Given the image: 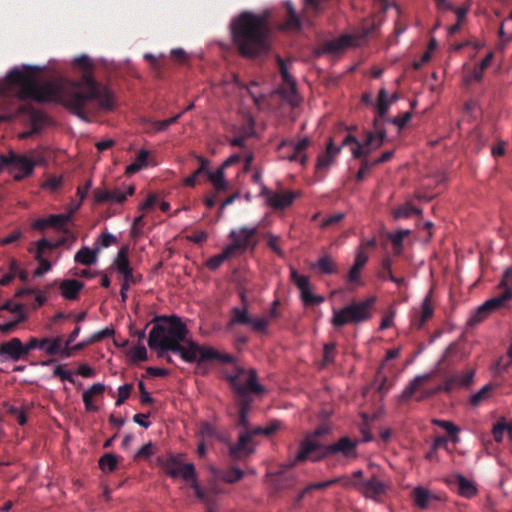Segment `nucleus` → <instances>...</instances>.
<instances>
[{"label": "nucleus", "instance_id": "obj_19", "mask_svg": "<svg viewBox=\"0 0 512 512\" xmlns=\"http://www.w3.org/2000/svg\"><path fill=\"white\" fill-rule=\"evenodd\" d=\"M353 43L351 35H342L336 39L327 40L318 48V54H339L345 51Z\"/></svg>", "mask_w": 512, "mask_h": 512}, {"label": "nucleus", "instance_id": "obj_64", "mask_svg": "<svg viewBox=\"0 0 512 512\" xmlns=\"http://www.w3.org/2000/svg\"><path fill=\"white\" fill-rule=\"evenodd\" d=\"M63 183L62 176H48L42 187L50 191H56Z\"/></svg>", "mask_w": 512, "mask_h": 512}, {"label": "nucleus", "instance_id": "obj_6", "mask_svg": "<svg viewBox=\"0 0 512 512\" xmlns=\"http://www.w3.org/2000/svg\"><path fill=\"white\" fill-rule=\"evenodd\" d=\"M376 296H369L363 301L352 302L340 310L333 309L331 324L340 328L348 324H359L369 321L373 316Z\"/></svg>", "mask_w": 512, "mask_h": 512}, {"label": "nucleus", "instance_id": "obj_7", "mask_svg": "<svg viewBox=\"0 0 512 512\" xmlns=\"http://www.w3.org/2000/svg\"><path fill=\"white\" fill-rule=\"evenodd\" d=\"M232 390L238 398L250 397V394H260L264 391L262 385L257 382V372L255 369L245 370L235 367L234 370L226 375Z\"/></svg>", "mask_w": 512, "mask_h": 512}, {"label": "nucleus", "instance_id": "obj_11", "mask_svg": "<svg viewBox=\"0 0 512 512\" xmlns=\"http://www.w3.org/2000/svg\"><path fill=\"white\" fill-rule=\"evenodd\" d=\"M257 232L258 229L256 227H242L239 231H231L229 237L232 241L226 247L227 250H229L232 256L237 253H243L247 249L253 251L257 246V241L254 239Z\"/></svg>", "mask_w": 512, "mask_h": 512}, {"label": "nucleus", "instance_id": "obj_4", "mask_svg": "<svg viewBox=\"0 0 512 512\" xmlns=\"http://www.w3.org/2000/svg\"><path fill=\"white\" fill-rule=\"evenodd\" d=\"M38 71L37 67L28 65L11 69L4 80H0V95H6L17 87V97L21 101L27 99L46 101L51 99L56 93V88L51 83L38 84L36 78Z\"/></svg>", "mask_w": 512, "mask_h": 512}, {"label": "nucleus", "instance_id": "obj_3", "mask_svg": "<svg viewBox=\"0 0 512 512\" xmlns=\"http://www.w3.org/2000/svg\"><path fill=\"white\" fill-rule=\"evenodd\" d=\"M232 43L240 56L254 59L267 55L272 47L271 29L267 18L245 11L230 23Z\"/></svg>", "mask_w": 512, "mask_h": 512}, {"label": "nucleus", "instance_id": "obj_55", "mask_svg": "<svg viewBox=\"0 0 512 512\" xmlns=\"http://www.w3.org/2000/svg\"><path fill=\"white\" fill-rule=\"evenodd\" d=\"M130 356L133 362L146 361L148 358L147 349L143 344H139L130 350Z\"/></svg>", "mask_w": 512, "mask_h": 512}, {"label": "nucleus", "instance_id": "obj_52", "mask_svg": "<svg viewBox=\"0 0 512 512\" xmlns=\"http://www.w3.org/2000/svg\"><path fill=\"white\" fill-rule=\"evenodd\" d=\"M373 125L376 130L375 132H373L376 136V140H375L374 144H375V147L379 148L385 142V140L387 138V134H386L385 129H383L380 126V119L378 117H375V119L373 121Z\"/></svg>", "mask_w": 512, "mask_h": 512}, {"label": "nucleus", "instance_id": "obj_22", "mask_svg": "<svg viewBox=\"0 0 512 512\" xmlns=\"http://www.w3.org/2000/svg\"><path fill=\"white\" fill-rule=\"evenodd\" d=\"M341 147H336L333 143L332 138H329V141L326 145V151L320 154L317 158L316 170L317 172L321 170H325L330 167L337 155L340 153Z\"/></svg>", "mask_w": 512, "mask_h": 512}, {"label": "nucleus", "instance_id": "obj_37", "mask_svg": "<svg viewBox=\"0 0 512 512\" xmlns=\"http://www.w3.org/2000/svg\"><path fill=\"white\" fill-rule=\"evenodd\" d=\"M224 170L221 166L214 172L208 170L207 178L213 184L216 191L221 192L225 191L228 187V184L225 180Z\"/></svg>", "mask_w": 512, "mask_h": 512}, {"label": "nucleus", "instance_id": "obj_8", "mask_svg": "<svg viewBox=\"0 0 512 512\" xmlns=\"http://www.w3.org/2000/svg\"><path fill=\"white\" fill-rule=\"evenodd\" d=\"M501 291L494 297L486 300L480 305L474 314L469 318L468 324L471 326L477 325L487 318L491 313L505 308L512 300V289H500Z\"/></svg>", "mask_w": 512, "mask_h": 512}, {"label": "nucleus", "instance_id": "obj_36", "mask_svg": "<svg viewBox=\"0 0 512 512\" xmlns=\"http://www.w3.org/2000/svg\"><path fill=\"white\" fill-rule=\"evenodd\" d=\"M149 157V152L147 150H140L135 158V160L129 164L126 169L125 173L127 175H132L140 171L142 168H144L147 165V160Z\"/></svg>", "mask_w": 512, "mask_h": 512}, {"label": "nucleus", "instance_id": "obj_58", "mask_svg": "<svg viewBox=\"0 0 512 512\" xmlns=\"http://www.w3.org/2000/svg\"><path fill=\"white\" fill-rule=\"evenodd\" d=\"M380 23H381V20L376 19V18L367 20L363 24V36L368 37V36L374 35L377 32V30L380 26Z\"/></svg>", "mask_w": 512, "mask_h": 512}, {"label": "nucleus", "instance_id": "obj_54", "mask_svg": "<svg viewBox=\"0 0 512 512\" xmlns=\"http://www.w3.org/2000/svg\"><path fill=\"white\" fill-rule=\"evenodd\" d=\"M336 355V344L335 343H327L324 345L323 349V366L332 364L335 360Z\"/></svg>", "mask_w": 512, "mask_h": 512}, {"label": "nucleus", "instance_id": "obj_5", "mask_svg": "<svg viewBox=\"0 0 512 512\" xmlns=\"http://www.w3.org/2000/svg\"><path fill=\"white\" fill-rule=\"evenodd\" d=\"M358 443V440H353L348 436L341 437L336 442L328 445L305 438L300 444L294 463L303 462L308 458L316 462L337 455L347 459L356 458Z\"/></svg>", "mask_w": 512, "mask_h": 512}, {"label": "nucleus", "instance_id": "obj_48", "mask_svg": "<svg viewBox=\"0 0 512 512\" xmlns=\"http://www.w3.org/2000/svg\"><path fill=\"white\" fill-rule=\"evenodd\" d=\"M413 214H421V210L411 204H405L398 207L394 212V218H408Z\"/></svg>", "mask_w": 512, "mask_h": 512}, {"label": "nucleus", "instance_id": "obj_59", "mask_svg": "<svg viewBox=\"0 0 512 512\" xmlns=\"http://www.w3.org/2000/svg\"><path fill=\"white\" fill-rule=\"evenodd\" d=\"M457 381H459V375L458 374L451 375L450 377H448L445 380V382L442 385L437 387L432 393H436V392H439L442 390L446 391V392H450L454 388L458 387Z\"/></svg>", "mask_w": 512, "mask_h": 512}, {"label": "nucleus", "instance_id": "obj_62", "mask_svg": "<svg viewBox=\"0 0 512 512\" xmlns=\"http://www.w3.org/2000/svg\"><path fill=\"white\" fill-rule=\"evenodd\" d=\"M53 376L58 377L61 381H68L74 383L72 372L65 370L64 365H58L53 370Z\"/></svg>", "mask_w": 512, "mask_h": 512}, {"label": "nucleus", "instance_id": "obj_20", "mask_svg": "<svg viewBox=\"0 0 512 512\" xmlns=\"http://www.w3.org/2000/svg\"><path fill=\"white\" fill-rule=\"evenodd\" d=\"M286 16L284 21L279 25L278 29L284 32H297L301 29V19L296 13L291 2L285 3Z\"/></svg>", "mask_w": 512, "mask_h": 512}, {"label": "nucleus", "instance_id": "obj_40", "mask_svg": "<svg viewBox=\"0 0 512 512\" xmlns=\"http://www.w3.org/2000/svg\"><path fill=\"white\" fill-rule=\"evenodd\" d=\"M391 102L389 101V95L386 89L382 88L378 93L377 99V117L380 119H384L385 115L389 109Z\"/></svg>", "mask_w": 512, "mask_h": 512}, {"label": "nucleus", "instance_id": "obj_21", "mask_svg": "<svg viewBox=\"0 0 512 512\" xmlns=\"http://www.w3.org/2000/svg\"><path fill=\"white\" fill-rule=\"evenodd\" d=\"M447 483L450 485L456 483L457 492L462 497L470 499L477 494L475 484L461 474H455L451 479L447 480Z\"/></svg>", "mask_w": 512, "mask_h": 512}, {"label": "nucleus", "instance_id": "obj_29", "mask_svg": "<svg viewBox=\"0 0 512 512\" xmlns=\"http://www.w3.org/2000/svg\"><path fill=\"white\" fill-rule=\"evenodd\" d=\"M412 495L415 505L421 509H426L431 500L441 499L440 497H437L435 494H432L429 490L421 486L414 488Z\"/></svg>", "mask_w": 512, "mask_h": 512}, {"label": "nucleus", "instance_id": "obj_10", "mask_svg": "<svg viewBox=\"0 0 512 512\" xmlns=\"http://www.w3.org/2000/svg\"><path fill=\"white\" fill-rule=\"evenodd\" d=\"M15 117H24L26 122L31 126V131L21 135L23 138L39 133L50 123V118L43 112L35 109L30 103L20 104L16 109Z\"/></svg>", "mask_w": 512, "mask_h": 512}, {"label": "nucleus", "instance_id": "obj_38", "mask_svg": "<svg viewBox=\"0 0 512 512\" xmlns=\"http://www.w3.org/2000/svg\"><path fill=\"white\" fill-rule=\"evenodd\" d=\"M114 265L120 274L128 271L131 268L130 261L128 258V247L122 246L114 260Z\"/></svg>", "mask_w": 512, "mask_h": 512}, {"label": "nucleus", "instance_id": "obj_44", "mask_svg": "<svg viewBox=\"0 0 512 512\" xmlns=\"http://www.w3.org/2000/svg\"><path fill=\"white\" fill-rule=\"evenodd\" d=\"M244 474L245 473L243 470L236 467H232L230 469L222 471L220 477L226 483L233 484L241 480L244 477Z\"/></svg>", "mask_w": 512, "mask_h": 512}, {"label": "nucleus", "instance_id": "obj_50", "mask_svg": "<svg viewBox=\"0 0 512 512\" xmlns=\"http://www.w3.org/2000/svg\"><path fill=\"white\" fill-rule=\"evenodd\" d=\"M492 391V385L487 384L482 387L477 393L473 394L470 398V403L472 406H478L483 400L490 397Z\"/></svg>", "mask_w": 512, "mask_h": 512}, {"label": "nucleus", "instance_id": "obj_23", "mask_svg": "<svg viewBox=\"0 0 512 512\" xmlns=\"http://www.w3.org/2000/svg\"><path fill=\"white\" fill-rule=\"evenodd\" d=\"M183 480L191 486L194 490L195 496L197 499L202 501L204 504H209V502L213 501L210 497L207 496L205 491L201 488L197 481L196 470L194 466H188L186 471L183 474Z\"/></svg>", "mask_w": 512, "mask_h": 512}, {"label": "nucleus", "instance_id": "obj_15", "mask_svg": "<svg viewBox=\"0 0 512 512\" xmlns=\"http://www.w3.org/2000/svg\"><path fill=\"white\" fill-rule=\"evenodd\" d=\"M254 434L252 430H245L239 434L237 443L230 445L229 456L232 460H242L252 454L254 449L250 446V442Z\"/></svg>", "mask_w": 512, "mask_h": 512}, {"label": "nucleus", "instance_id": "obj_53", "mask_svg": "<svg viewBox=\"0 0 512 512\" xmlns=\"http://www.w3.org/2000/svg\"><path fill=\"white\" fill-rule=\"evenodd\" d=\"M268 247L279 257H284V251L280 248V237L271 233L266 234Z\"/></svg>", "mask_w": 512, "mask_h": 512}, {"label": "nucleus", "instance_id": "obj_17", "mask_svg": "<svg viewBox=\"0 0 512 512\" xmlns=\"http://www.w3.org/2000/svg\"><path fill=\"white\" fill-rule=\"evenodd\" d=\"M157 463L160 468L170 477L183 479V474L188 466H194L192 463L183 464L177 456L170 455L167 458L158 457Z\"/></svg>", "mask_w": 512, "mask_h": 512}, {"label": "nucleus", "instance_id": "obj_12", "mask_svg": "<svg viewBox=\"0 0 512 512\" xmlns=\"http://www.w3.org/2000/svg\"><path fill=\"white\" fill-rule=\"evenodd\" d=\"M310 143L311 142L308 137H305L298 142H294L293 140H283L278 146V151L282 159H286L290 162L297 161L302 166H305L308 161L305 150Z\"/></svg>", "mask_w": 512, "mask_h": 512}, {"label": "nucleus", "instance_id": "obj_39", "mask_svg": "<svg viewBox=\"0 0 512 512\" xmlns=\"http://www.w3.org/2000/svg\"><path fill=\"white\" fill-rule=\"evenodd\" d=\"M60 341H62L61 336L44 337L41 341L42 345L40 350L44 351L48 355H57V352L60 350Z\"/></svg>", "mask_w": 512, "mask_h": 512}, {"label": "nucleus", "instance_id": "obj_61", "mask_svg": "<svg viewBox=\"0 0 512 512\" xmlns=\"http://www.w3.org/2000/svg\"><path fill=\"white\" fill-rule=\"evenodd\" d=\"M182 116V113H179L171 118L165 119V120H157L153 122V127L157 131H165L170 125L176 123L179 118Z\"/></svg>", "mask_w": 512, "mask_h": 512}, {"label": "nucleus", "instance_id": "obj_25", "mask_svg": "<svg viewBox=\"0 0 512 512\" xmlns=\"http://www.w3.org/2000/svg\"><path fill=\"white\" fill-rule=\"evenodd\" d=\"M84 284L75 279H66L60 283L61 295L68 300H76L79 297L80 291L83 289Z\"/></svg>", "mask_w": 512, "mask_h": 512}, {"label": "nucleus", "instance_id": "obj_56", "mask_svg": "<svg viewBox=\"0 0 512 512\" xmlns=\"http://www.w3.org/2000/svg\"><path fill=\"white\" fill-rule=\"evenodd\" d=\"M133 390V384L127 383L118 388V397L115 402L116 406H121L130 396Z\"/></svg>", "mask_w": 512, "mask_h": 512}, {"label": "nucleus", "instance_id": "obj_28", "mask_svg": "<svg viewBox=\"0 0 512 512\" xmlns=\"http://www.w3.org/2000/svg\"><path fill=\"white\" fill-rule=\"evenodd\" d=\"M100 247L90 249L87 246H83L74 256V261L78 264L90 266L97 261Z\"/></svg>", "mask_w": 512, "mask_h": 512}, {"label": "nucleus", "instance_id": "obj_35", "mask_svg": "<svg viewBox=\"0 0 512 512\" xmlns=\"http://www.w3.org/2000/svg\"><path fill=\"white\" fill-rule=\"evenodd\" d=\"M432 374H424L415 377L410 384L403 390L402 399L407 400L413 396V394L430 378Z\"/></svg>", "mask_w": 512, "mask_h": 512}, {"label": "nucleus", "instance_id": "obj_51", "mask_svg": "<svg viewBox=\"0 0 512 512\" xmlns=\"http://www.w3.org/2000/svg\"><path fill=\"white\" fill-rule=\"evenodd\" d=\"M433 423L443 429L451 436L453 441H458V433L460 429L450 421L434 420Z\"/></svg>", "mask_w": 512, "mask_h": 512}, {"label": "nucleus", "instance_id": "obj_9", "mask_svg": "<svg viewBox=\"0 0 512 512\" xmlns=\"http://www.w3.org/2000/svg\"><path fill=\"white\" fill-rule=\"evenodd\" d=\"M4 166L17 170L13 177L16 181H21L33 173L36 163L26 155L10 151L8 155H0V171Z\"/></svg>", "mask_w": 512, "mask_h": 512}, {"label": "nucleus", "instance_id": "obj_26", "mask_svg": "<svg viewBox=\"0 0 512 512\" xmlns=\"http://www.w3.org/2000/svg\"><path fill=\"white\" fill-rule=\"evenodd\" d=\"M433 313L434 309L432 306L431 296L428 294L422 302L420 313L416 315L412 320L413 326L417 329H421L423 325L433 316Z\"/></svg>", "mask_w": 512, "mask_h": 512}, {"label": "nucleus", "instance_id": "obj_49", "mask_svg": "<svg viewBox=\"0 0 512 512\" xmlns=\"http://www.w3.org/2000/svg\"><path fill=\"white\" fill-rule=\"evenodd\" d=\"M408 233H409L408 230H400L397 233L391 234L389 236V238L393 244V250H394L395 255L401 254L403 240H404L405 236L408 235Z\"/></svg>", "mask_w": 512, "mask_h": 512}, {"label": "nucleus", "instance_id": "obj_2", "mask_svg": "<svg viewBox=\"0 0 512 512\" xmlns=\"http://www.w3.org/2000/svg\"><path fill=\"white\" fill-rule=\"evenodd\" d=\"M148 336V346L156 351L159 358L165 357L167 351L177 353L182 360L188 363H197L201 374H206L205 365L212 362L231 363L233 357L223 354L208 346H201L187 339L189 333L185 323L178 316L159 317ZM166 361L172 363V358L166 356Z\"/></svg>", "mask_w": 512, "mask_h": 512}, {"label": "nucleus", "instance_id": "obj_46", "mask_svg": "<svg viewBox=\"0 0 512 512\" xmlns=\"http://www.w3.org/2000/svg\"><path fill=\"white\" fill-rule=\"evenodd\" d=\"M280 426H281V422L280 421L273 420V421L269 422L264 427L258 426V427L254 428V429H251V430H252L254 436H256V435L271 436L276 431H278L280 429Z\"/></svg>", "mask_w": 512, "mask_h": 512}, {"label": "nucleus", "instance_id": "obj_27", "mask_svg": "<svg viewBox=\"0 0 512 512\" xmlns=\"http://www.w3.org/2000/svg\"><path fill=\"white\" fill-rule=\"evenodd\" d=\"M105 391V386L101 383L93 384L89 389L83 392L82 400L85 406L86 411L88 412H96L98 411V406H96L92 399L94 396L101 395Z\"/></svg>", "mask_w": 512, "mask_h": 512}, {"label": "nucleus", "instance_id": "obj_47", "mask_svg": "<svg viewBox=\"0 0 512 512\" xmlns=\"http://www.w3.org/2000/svg\"><path fill=\"white\" fill-rule=\"evenodd\" d=\"M392 259L390 256H385L381 260V268L377 273L378 278L381 280H390L392 273Z\"/></svg>", "mask_w": 512, "mask_h": 512}, {"label": "nucleus", "instance_id": "obj_1", "mask_svg": "<svg viewBox=\"0 0 512 512\" xmlns=\"http://www.w3.org/2000/svg\"><path fill=\"white\" fill-rule=\"evenodd\" d=\"M74 64L83 70L80 79L70 81L63 91L53 83L56 93L45 102L60 96L62 104L68 111L85 122H92L98 115L113 111L116 108L115 93L109 86L96 80L89 57L78 56L74 59ZM37 83L39 84L38 81ZM46 83H40V85Z\"/></svg>", "mask_w": 512, "mask_h": 512}, {"label": "nucleus", "instance_id": "obj_13", "mask_svg": "<svg viewBox=\"0 0 512 512\" xmlns=\"http://www.w3.org/2000/svg\"><path fill=\"white\" fill-rule=\"evenodd\" d=\"M344 487L356 488L366 498L373 500H378L386 493L387 489L386 484L376 476H372L370 479L361 482L351 480L348 476H346L344 480Z\"/></svg>", "mask_w": 512, "mask_h": 512}, {"label": "nucleus", "instance_id": "obj_63", "mask_svg": "<svg viewBox=\"0 0 512 512\" xmlns=\"http://www.w3.org/2000/svg\"><path fill=\"white\" fill-rule=\"evenodd\" d=\"M507 25H512V11L510 12L507 19H505L499 28V37L504 42L512 41V31L506 32L504 27Z\"/></svg>", "mask_w": 512, "mask_h": 512}, {"label": "nucleus", "instance_id": "obj_42", "mask_svg": "<svg viewBox=\"0 0 512 512\" xmlns=\"http://www.w3.org/2000/svg\"><path fill=\"white\" fill-rule=\"evenodd\" d=\"M276 61L278 64L279 72L281 74V78L285 84H287L292 91L296 90V81L291 76V74L288 71L286 62L281 58V56L276 57Z\"/></svg>", "mask_w": 512, "mask_h": 512}, {"label": "nucleus", "instance_id": "obj_33", "mask_svg": "<svg viewBox=\"0 0 512 512\" xmlns=\"http://www.w3.org/2000/svg\"><path fill=\"white\" fill-rule=\"evenodd\" d=\"M505 432L508 433L509 439L512 441V422L507 423L505 418H501L492 428L494 440L497 443H501Z\"/></svg>", "mask_w": 512, "mask_h": 512}, {"label": "nucleus", "instance_id": "obj_32", "mask_svg": "<svg viewBox=\"0 0 512 512\" xmlns=\"http://www.w3.org/2000/svg\"><path fill=\"white\" fill-rule=\"evenodd\" d=\"M252 403L251 397H242L238 398L237 404L239 406V415L237 419V425L246 429H248V413L250 411V406Z\"/></svg>", "mask_w": 512, "mask_h": 512}, {"label": "nucleus", "instance_id": "obj_45", "mask_svg": "<svg viewBox=\"0 0 512 512\" xmlns=\"http://www.w3.org/2000/svg\"><path fill=\"white\" fill-rule=\"evenodd\" d=\"M99 467L102 471L112 472L116 469L118 460L112 453H106L99 459Z\"/></svg>", "mask_w": 512, "mask_h": 512}, {"label": "nucleus", "instance_id": "obj_14", "mask_svg": "<svg viewBox=\"0 0 512 512\" xmlns=\"http://www.w3.org/2000/svg\"><path fill=\"white\" fill-rule=\"evenodd\" d=\"M291 280L300 290V297L305 306L317 305L325 301L323 296L312 293L309 277L300 275L294 268H291Z\"/></svg>", "mask_w": 512, "mask_h": 512}, {"label": "nucleus", "instance_id": "obj_57", "mask_svg": "<svg viewBox=\"0 0 512 512\" xmlns=\"http://www.w3.org/2000/svg\"><path fill=\"white\" fill-rule=\"evenodd\" d=\"M117 242V238L108 232H103L98 237L95 245L100 248H107Z\"/></svg>", "mask_w": 512, "mask_h": 512}, {"label": "nucleus", "instance_id": "obj_31", "mask_svg": "<svg viewBox=\"0 0 512 512\" xmlns=\"http://www.w3.org/2000/svg\"><path fill=\"white\" fill-rule=\"evenodd\" d=\"M197 160L200 163L199 167L184 180V185L187 187H194L200 177L207 176L209 170V160L202 156H197Z\"/></svg>", "mask_w": 512, "mask_h": 512}, {"label": "nucleus", "instance_id": "obj_30", "mask_svg": "<svg viewBox=\"0 0 512 512\" xmlns=\"http://www.w3.org/2000/svg\"><path fill=\"white\" fill-rule=\"evenodd\" d=\"M311 268L318 270L322 274H336L339 271L338 264L328 254L321 256Z\"/></svg>", "mask_w": 512, "mask_h": 512}, {"label": "nucleus", "instance_id": "obj_34", "mask_svg": "<svg viewBox=\"0 0 512 512\" xmlns=\"http://www.w3.org/2000/svg\"><path fill=\"white\" fill-rule=\"evenodd\" d=\"M251 318L248 314L246 306L234 307L231 310V318L229 326L233 325H248L251 322Z\"/></svg>", "mask_w": 512, "mask_h": 512}, {"label": "nucleus", "instance_id": "obj_24", "mask_svg": "<svg viewBox=\"0 0 512 512\" xmlns=\"http://www.w3.org/2000/svg\"><path fill=\"white\" fill-rule=\"evenodd\" d=\"M376 136L373 132H366V137L359 146L351 148L352 156L355 159H367L368 155L378 147H375Z\"/></svg>", "mask_w": 512, "mask_h": 512}, {"label": "nucleus", "instance_id": "obj_18", "mask_svg": "<svg viewBox=\"0 0 512 512\" xmlns=\"http://www.w3.org/2000/svg\"><path fill=\"white\" fill-rule=\"evenodd\" d=\"M262 194L266 197L267 203L276 210H283L289 207L297 197V194L292 191L273 192L266 188Z\"/></svg>", "mask_w": 512, "mask_h": 512}, {"label": "nucleus", "instance_id": "obj_16", "mask_svg": "<svg viewBox=\"0 0 512 512\" xmlns=\"http://www.w3.org/2000/svg\"><path fill=\"white\" fill-rule=\"evenodd\" d=\"M0 357L4 360L17 362L27 359L23 350L22 341L17 338H11L8 341L0 343Z\"/></svg>", "mask_w": 512, "mask_h": 512}, {"label": "nucleus", "instance_id": "obj_41", "mask_svg": "<svg viewBox=\"0 0 512 512\" xmlns=\"http://www.w3.org/2000/svg\"><path fill=\"white\" fill-rule=\"evenodd\" d=\"M48 219V226L61 230L63 232H67L68 229L65 227L67 223L70 221L69 214H52Z\"/></svg>", "mask_w": 512, "mask_h": 512}, {"label": "nucleus", "instance_id": "obj_43", "mask_svg": "<svg viewBox=\"0 0 512 512\" xmlns=\"http://www.w3.org/2000/svg\"><path fill=\"white\" fill-rule=\"evenodd\" d=\"M231 257V253L229 252V250H227V248H225L220 254L214 255L211 258H209L206 262V266L210 270L214 271L218 269L224 261L228 260Z\"/></svg>", "mask_w": 512, "mask_h": 512}, {"label": "nucleus", "instance_id": "obj_60", "mask_svg": "<svg viewBox=\"0 0 512 512\" xmlns=\"http://www.w3.org/2000/svg\"><path fill=\"white\" fill-rule=\"evenodd\" d=\"M269 323L270 321L266 317L258 319L251 318V322L248 324V326H251V328L256 332L266 333Z\"/></svg>", "mask_w": 512, "mask_h": 512}]
</instances>
